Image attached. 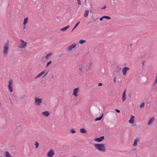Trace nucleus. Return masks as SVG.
I'll return each mask as SVG.
<instances>
[{
  "label": "nucleus",
  "instance_id": "1",
  "mask_svg": "<svg viewBox=\"0 0 157 157\" xmlns=\"http://www.w3.org/2000/svg\"><path fill=\"white\" fill-rule=\"evenodd\" d=\"M94 146L96 149L102 152L106 151L105 147L104 144H94Z\"/></svg>",
  "mask_w": 157,
  "mask_h": 157
},
{
  "label": "nucleus",
  "instance_id": "2",
  "mask_svg": "<svg viewBox=\"0 0 157 157\" xmlns=\"http://www.w3.org/2000/svg\"><path fill=\"white\" fill-rule=\"evenodd\" d=\"M9 43L8 41L4 44L3 50V56L6 57L9 48Z\"/></svg>",
  "mask_w": 157,
  "mask_h": 157
},
{
  "label": "nucleus",
  "instance_id": "3",
  "mask_svg": "<svg viewBox=\"0 0 157 157\" xmlns=\"http://www.w3.org/2000/svg\"><path fill=\"white\" fill-rule=\"evenodd\" d=\"M20 41L21 44H19V46H18V47L20 48H25L27 45L26 42L21 39L20 40Z\"/></svg>",
  "mask_w": 157,
  "mask_h": 157
},
{
  "label": "nucleus",
  "instance_id": "4",
  "mask_svg": "<svg viewBox=\"0 0 157 157\" xmlns=\"http://www.w3.org/2000/svg\"><path fill=\"white\" fill-rule=\"evenodd\" d=\"M42 102V99L41 98H38L36 97L35 98V104L37 105H40Z\"/></svg>",
  "mask_w": 157,
  "mask_h": 157
},
{
  "label": "nucleus",
  "instance_id": "5",
  "mask_svg": "<svg viewBox=\"0 0 157 157\" xmlns=\"http://www.w3.org/2000/svg\"><path fill=\"white\" fill-rule=\"evenodd\" d=\"M13 83V81L12 79H10L9 82V84L8 85V87L10 91L12 92L13 91V89L12 86V84Z\"/></svg>",
  "mask_w": 157,
  "mask_h": 157
},
{
  "label": "nucleus",
  "instance_id": "6",
  "mask_svg": "<svg viewBox=\"0 0 157 157\" xmlns=\"http://www.w3.org/2000/svg\"><path fill=\"white\" fill-rule=\"evenodd\" d=\"M54 154V151L52 150H51L47 153V156L48 157H52Z\"/></svg>",
  "mask_w": 157,
  "mask_h": 157
},
{
  "label": "nucleus",
  "instance_id": "7",
  "mask_svg": "<svg viewBox=\"0 0 157 157\" xmlns=\"http://www.w3.org/2000/svg\"><path fill=\"white\" fill-rule=\"evenodd\" d=\"M129 68L128 67H124L122 69V71L124 75L125 76L126 75V72L129 70Z\"/></svg>",
  "mask_w": 157,
  "mask_h": 157
},
{
  "label": "nucleus",
  "instance_id": "8",
  "mask_svg": "<svg viewBox=\"0 0 157 157\" xmlns=\"http://www.w3.org/2000/svg\"><path fill=\"white\" fill-rule=\"evenodd\" d=\"M104 139V136H101L99 138H97L94 139V140L95 141H97L98 142H100L103 140Z\"/></svg>",
  "mask_w": 157,
  "mask_h": 157
},
{
  "label": "nucleus",
  "instance_id": "9",
  "mask_svg": "<svg viewBox=\"0 0 157 157\" xmlns=\"http://www.w3.org/2000/svg\"><path fill=\"white\" fill-rule=\"evenodd\" d=\"M76 46V44L75 43H73L70 45L67 48V50L68 51H71L72 48H75Z\"/></svg>",
  "mask_w": 157,
  "mask_h": 157
},
{
  "label": "nucleus",
  "instance_id": "10",
  "mask_svg": "<svg viewBox=\"0 0 157 157\" xmlns=\"http://www.w3.org/2000/svg\"><path fill=\"white\" fill-rule=\"evenodd\" d=\"M79 91V89L78 88H75L74 89L73 92V95H74L75 97L78 96L77 93Z\"/></svg>",
  "mask_w": 157,
  "mask_h": 157
},
{
  "label": "nucleus",
  "instance_id": "11",
  "mask_svg": "<svg viewBox=\"0 0 157 157\" xmlns=\"http://www.w3.org/2000/svg\"><path fill=\"white\" fill-rule=\"evenodd\" d=\"M140 140V139L136 138L134 140V143L133 144V146H136L137 145V142L139 141Z\"/></svg>",
  "mask_w": 157,
  "mask_h": 157
},
{
  "label": "nucleus",
  "instance_id": "12",
  "mask_svg": "<svg viewBox=\"0 0 157 157\" xmlns=\"http://www.w3.org/2000/svg\"><path fill=\"white\" fill-rule=\"evenodd\" d=\"M134 117L132 115H131V117L130 118V119L129 121V122L131 124H132L134 122Z\"/></svg>",
  "mask_w": 157,
  "mask_h": 157
},
{
  "label": "nucleus",
  "instance_id": "13",
  "mask_svg": "<svg viewBox=\"0 0 157 157\" xmlns=\"http://www.w3.org/2000/svg\"><path fill=\"white\" fill-rule=\"evenodd\" d=\"M42 114L43 116L45 117H48L49 115V112L47 111L43 112H42Z\"/></svg>",
  "mask_w": 157,
  "mask_h": 157
},
{
  "label": "nucleus",
  "instance_id": "14",
  "mask_svg": "<svg viewBox=\"0 0 157 157\" xmlns=\"http://www.w3.org/2000/svg\"><path fill=\"white\" fill-rule=\"evenodd\" d=\"M125 93H126V90H125L123 92V94L122 95V102H124L125 100Z\"/></svg>",
  "mask_w": 157,
  "mask_h": 157
},
{
  "label": "nucleus",
  "instance_id": "15",
  "mask_svg": "<svg viewBox=\"0 0 157 157\" xmlns=\"http://www.w3.org/2000/svg\"><path fill=\"white\" fill-rule=\"evenodd\" d=\"M5 157H13L10 153L8 151H6L5 153Z\"/></svg>",
  "mask_w": 157,
  "mask_h": 157
},
{
  "label": "nucleus",
  "instance_id": "16",
  "mask_svg": "<svg viewBox=\"0 0 157 157\" xmlns=\"http://www.w3.org/2000/svg\"><path fill=\"white\" fill-rule=\"evenodd\" d=\"M70 27V26L68 25L65 27H64L60 29V31L62 32H64L66 30Z\"/></svg>",
  "mask_w": 157,
  "mask_h": 157
},
{
  "label": "nucleus",
  "instance_id": "17",
  "mask_svg": "<svg viewBox=\"0 0 157 157\" xmlns=\"http://www.w3.org/2000/svg\"><path fill=\"white\" fill-rule=\"evenodd\" d=\"M103 113L102 114L101 116L95 118V121H100V120H101L103 117Z\"/></svg>",
  "mask_w": 157,
  "mask_h": 157
},
{
  "label": "nucleus",
  "instance_id": "18",
  "mask_svg": "<svg viewBox=\"0 0 157 157\" xmlns=\"http://www.w3.org/2000/svg\"><path fill=\"white\" fill-rule=\"evenodd\" d=\"M154 118L153 117H152L151 118L148 122V124L149 125L151 124V123H152L154 121Z\"/></svg>",
  "mask_w": 157,
  "mask_h": 157
},
{
  "label": "nucleus",
  "instance_id": "19",
  "mask_svg": "<svg viewBox=\"0 0 157 157\" xmlns=\"http://www.w3.org/2000/svg\"><path fill=\"white\" fill-rule=\"evenodd\" d=\"M80 132L82 133H86V131L84 128H81L80 130Z\"/></svg>",
  "mask_w": 157,
  "mask_h": 157
},
{
  "label": "nucleus",
  "instance_id": "20",
  "mask_svg": "<svg viewBox=\"0 0 157 157\" xmlns=\"http://www.w3.org/2000/svg\"><path fill=\"white\" fill-rule=\"evenodd\" d=\"M28 20V18L26 17L25 18L24 20L23 25H26V23H27Z\"/></svg>",
  "mask_w": 157,
  "mask_h": 157
},
{
  "label": "nucleus",
  "instance_id": "21",
  "mask_svg": "<svg viewBox=\"0 0 157 157\" xmlns=\"http://www.w3.org/2000/svg\"><path fill=\"white\" fill-rule=\"evenodd\" d=\"M52 53H50L46 55V56H45V57L48 59L49 57H51V56H52Z\"/></svg>",
  "mask_w": 157,
  "mask_h": 157
},
{
  "label": "nucleus",
  "instance_id": "22",
  "mask_svg": "<svg viewBox=\"0 0 157 157\" xmlns=\"http://www.w3.org/2000/svg\"><path fill=\"white\" fill-rule=\"evenodd\" d=\"M45 72L44 71H42L40 73L39 75H38L36 77V78L39 77L41 76L43 74H44Z\"/></svg>",
  "mask_w": 157,
  "mask_h": 157
},
{
  "label": "nucleus",
  "instance_id": "23",
  "mask_svg": "<svg viewBox=\"0 0 157 157\" xmlns=\"http://www.w3.org/2000/svg\"><path fill=\"white\" fill-rule=\"evenodd\" d=\"M89 11L88 10H86L85 11V12L84 13V16L85 17H87L88 16V13H89Z\"/></svg>",
  "mask_w": 157,
  "mask_h": 157
},
{
  "label": "nucleus",
  "instance_id": "24",
  "mask_svg": "<svg viewBox=\"0 0 157 157\" xmlns=\"http://www.w3.org/2000/svg\"><path fill=\"white\" fill-rule=\"evenodd\" d=\"M92 65V63H90L88 65H87V66L86 67V70H88L90 69V67Z\"/></svg>",
  "mask_w": 157,
  "mask_h": 157
},
{
  "label": "nucleus",
  "instance_id": "25",
  "mask_svg": "<svg viewBox=\"0 0 157 157\" xmlns=\"http://www.w3.org/2000/svg\"><path fill=\"white\" fill-rule=\"evenodd\" d=\"M121 70V68H119L118 66H117V67L115 69V72H118Z\"/></svg>",
  "mask_w": 157,
  "mask_h": 157
},
{
  "label": "nucleus",
  "instance_id": "26",
  "mask_svg": "<svg viewBox=\"0 0 157 157\" xmlns=\"http://www.w3.org/2000/svg\"><path fill=\"white\" fill-rule=\"evenodd\" d=\"M102 17L103 18V19L105 18L108 20H109L111 19V18L110 17L108 16H103Z\"/></svg>",
  "mask_w": 157,
  "mask_h": 157
},
{
  "label": "nucleus",
  "instance_id": "27",
  "mask_svg": "<svg viewBox=\"0 0 157 157\" xmlns=\"http://www.w3.org/2000/svg\"><path fill=\"white\" fill-rule=\"evenodd\" d=\"M47 60V59L45 57H43L41 58V61L44 62L46 61Z\"/></svg>",
  "mask_w": 157,
  "mask_h": 157
},
{
  "label": "nucleus",
  "instance_id": "28",
  "mask_svg": "<svg viewBox=\"0 0 157 157\" xmlns=\"http://www.w3.org/2000/svg\"><path fill=\"white\" fill-rule=\"evenodd\" d=\"M26 97L25 95H24L22 96H20V99L21 100H22L24 99L25 98V97Z\"/></svg>",
  "mask_w": 157,
  "mask_h": 157
},
{
  "label": "nucleus",
  "instance_id": "29",
  "mask_svg": "<svg viewBox=\"0 0 157 157\" xmlns=\"http://www.w3.org/2000/svg\"><path fill=\"white\" fill-rule=\"evenodd\" d=\"M85 42L86 41L84 40H79V43L81 44H82L85 43Z\"/></svg>",
  "mask_w": 157,
  "mask_h": 157
},
{
  "label": "nucleus",
  "instance_id": "30",
  "mask_svg": "<svg viewBox=\"0 0 157 157\" xmlns=\"http://www.w3.org/2000/svg\"><path fill=\"white\" fill-rule=\"evenodd\" d=\"M98 19V17H96L95 18H94L93 20L92 21L90 22H94L96 21Z\"/></svg>",
  "mask_w": 157,
  "mask_h": 157
},
{
  "label": "nucleus",
  "instance_id": "31",
  "mask_svg": "<svg viewBox=\"0 0 157 157\" xmlns=\"http://www.w3.org/2000/svg\"><path fill=\"white\" fill-rule=\"evenodd\" d=\"M80 21H78L76 24V25H75L74 27L73 28V29H75V28L77 27L78 26V25H79V24Z\"/></svg>",
  "mask_w": 157,
  "mask_h": 157
},
{
  "label": "nucleus",
  "instance_id": "32",
  "mask_svg": "<svg viewBox=\"0 0 157 157\" xmlns=\"http://www.w3.org/2000/svg\"><path fill=\"white\" fill-rule=\"evenodd\" d=\"M39 143L38 142H36L35 143V145L36 146V147L35 148H37L38 147H39Z\"/></svg>",
  "mask_w": 157,
  "mask_h": 157
},
{
  "label": "nucleus",
  "instance_id": "33",
  "mask_svg": "<svg viewBox=\"0 0 157 157\" xmlns=\"http://www.w3.org/2000/svg\"><path fill=\"white\" fill-rule=\"evenodd\" d=\"M52 61H50L49 62H48L47 63V64L46 65V67H48V66L49 65L51 64V63H52Z\"/></svg>",
  "mask_w": 157,
  "mask_h": 157
},
{
  "label": "nucleus",
  "instance_id": "34",
  "mask_svg": "<svg viewBox=\"0 0 157 157\" xmlns=\"http://www.w3.org/2000/svg\"><path fill=\"white\" fill-rule=\"evenodd\" d=\"M144 105H145V104L144 102L141 103V104L140 105V108H141L142 107H144Z\"/></svg>",
  "mask_w": 157,
  "mask_h": 157
},
{
  "label": "nucleus",
  "instance_id": "35",
  "mask_svg": "<svg viewBox=\"0 0 157 157\" xmlns=\"http://www.w3.org/2000/svg\"><path fill=\"white\" fill-rule=\"evenodd\" d=\"M71 133H75L76 132H75V131L74 130V129H71Z\"/></svg>",
  "mask_w": 157,
  "mask_h": 157
},
{
  "label": "nucleus",
  "instance_id": "36",
  "mask_svg": "<svg viewBox=\"0 0 157 157\" xmlns=\"http://www.w3.org/2000/svg\"><path fill=\"white\" fill-rule=\"evenodd\" d=\"M16 128L18 129L19 130L21 129V127L20 126L17 125L16 126Z\"/></svg>",
  "mask_w": 157,
  "mask_h": 157
},
{
  "label": "nucleus",
  "instance_id": "37",
  "mask_svg": "<svg viewBox=\"0 0 157 157\" xmlns=\"http://www.w3.org/2000/svg\"><path fill=\"white\" fill-rule=\"evenodd\" d=\"M77 3L78 5H80L81 4V3L80 2V0H77Z\"/></svg>",
  "mask_w": 157,
  "mask_h": 157
},
{
  "label": "nucleus",
  "instance_id": "38",
  "mask_svg": "<svg viewBox=\"0 0 157 157\" xmlns=\"http://www.w3.org/2000/svg\"><path fill=\"white\" fill-rule=\"evenodd\" d=\"M62 147H63V149L64 150H66L67 149V147L65 145H63Z\"/></svg>",
  "mask_w": 157,
  "mask_h": 157
},
{
  "label": "nucleus",
  "instance_id": "39",
  "mask_svg": "<svg viewBox=\"0 0 157 157\" xmlns=\"http://www.w3.org/2000/svg\"><path fill=\"white\" fill-rule=\"evenodd\" d=\"M157 82V78H156L154 82V83L153 84V85H154Z\"/></svg>",
  "mask_w": 157,
  "mask_h": 157
},
{
  "label": "nucleus",
  "instance_id": "40",
  "mask_svg": "<svg viewBox=\"0 0 157 157\" xmlns=\"http://www.w3.org/2000/svg\"><path fill=\"white\" fill-rule=\"evenodd\" d=\"M115 111H116L117 112V113H120V110H119V109H115Z\"/></svg>",
  "mask_w": 157,
  "mask_h": 157
},
{
  "label": "nucleus",
  "instance_id": "41",
  "mask_svg": "<svg viewBox=\"0 0 157 157\" xmlns=\"http://www.w3.org/2000/svg\"><path fill=\"white\" fill-rule=\"evenodd\" d=\"M79 67H80L79 68V71L80 72H81L82 71V68L80 67V66H79Z\"/></svg>",
  "mask_w": 157,
  "mask_h": 157
},
{
  "label": "nucleus",
  "instance_id": "42",
  "mask_svg": "<svg viewBox=\"0 0 157 157\" xmlns=\"http://www.w3.org/2000/svg\"><path fill=\"white\" fill-rule=\"evenodd\" d=\"M103 18L102 17H102H101L100 18V21H102L103 20Z\"/></svg>",
  "mask_w": 157,
  "mask_h": 157
},
{
  "label": "nucleus",
  "instance_id": "43",
  "mask_svg": "<svg viewBox=\"0 0 157 157\" xmlns=\"http://www.w3.org/2000/svg\"><path fill=\"white\" fill-rule=\"evenodd\" d=\"M102 85V84L101 83H98V86H100Z\"/></svg>",
  "mask_w": 157,
  "mask_h": 157
},
{
  "label": "nucleus",
  "instance_id": "44",
  "mask_svg": "<svg viewBox=\"0 0 157 157\" xmlns=\"http://www.w3.org/2000/svg\"><path fill=\"white\" fill-rule=\"evenodd\" d=\"M47 74H48V72H47L43 76L42 78H44L45 77V76Z\"/></svg>",
  "mask_w": 157,
  "mask_h": 157
},
{
  "label": "nucleus",
  "instance_id": "45",
  "mask_svg": "<svg viewBox=\"0 0 157 157\" xmlns=\"http://www.w3.org/2000/svg\"><path fill=\"white\" fill-rule=\"evenodd\" d=\"M106 7V6H105L101 8V9H103L105 8Z\"/></svg>",
  "mask_w": 157,
  "mask_h": 157
},
{
  "label": "nucleus",
  "instance_id": "46",
  "mask_svg": "<svg viewBox=\"0 0 157 157\" xmlns=\"http://www.w3.org/2000/svg\"><path fill=\"white\" fill-rule=\"evenodd\" d=\"M113 80H114V83H116V77H114V78H113Z\"/></svg>",
  "mask_w": 157,
  "mask_h": 157
},
{
  "label": "nucleus",
  "instance_id": "47",
  "mask_svg": "<svg viewBox=\"0 0 157 157\" xmlns=\"http://www.w3.org/2000/svg\"><path fill=\"white\" fill-rule=\"evenodd\" d=\"M131 94L129 93L128 95V96L129 97V98L130 99L131 98Z\"/></svg>",
  "mask_w": 157,
  "mask_h": 157
},
{
  "label": "nucleus",
  "instance_id": "48",
  "mask_svg": "<svg viewBox=\"0 0 157 157\" xmlns=\"http://www.w3.org/2000/svg\"><path fill=\"white\" fill-rule=\"evenodd\" d=\"M25 25H24L23 26V27L24 28V31H25Z\"/></svg>",
  "mask_w": 157,
  "mask_h": 157
},
{
  "label": "nucleus",
  "instance_id": "49",
  "mask_svg": "<svg viewBox=\"0 0 157 157\" xmlns=\"http://www.w3.org/2000/svg\"><path fill=\"white\" fill-rule=\"evenodd\" d=\"M10 102L11 103L12 105H13V103H12V101H11V99L10 98Z\"/></svg>",
  "mask_w": 157,
  "mask_h": 157
},
{
  "label": "nucleus",
  "instance_id": "50",
  "mask_svg": "<svg viewBox=\"0 0 157 157\" xmlns=\"http://www.w3.org/2000/svg\"><path fill=\"white\" fill-rule=\"evenodd\" d=\"M144 61H143V62H142V64L143 66H144Z\"/></svg>",
  "mask_w": 157,
  "mask_h": 157
},
{
  "label": "nucleus",
  "instance_id": "51",
  "mask_svg": "<svg viewBox=\"0 0 157 157\" xmlns=\"http://www.w3.org/2000/svg\"><path fill=\"white\" fill-rule=\"evenodd\" d=\"M74 29H73L72 30H71V32H72V31H73L74 30Z\"/></svg>",
  "mask_w": 157,
  "mask_h": 157
},
{
  "label": "nucleus",
  "instance_id": "52",
  "mask_svg": "<svg viewBox=\"0 0 157 157\" xmlns=\"http://www.w3.org/2000/svg\"><path fill=\"white\" fill-rule=\"evenodd\" d=\"M132 44H130V46H132Z\"/></svg>",
  "mask_w": 157,
  "mask_h": 157
},
{
  "label": "nucleus",
  "instance_id": "53",
  "mask_svg": "<svg viewBox=\"0 0 157 157\" xmlns=\"http://www.w3.org/2000/svg\"><path fill=\"white\" fill-rule=\"evenodd\" d=\"M24 32H26V29H25V31H24Z\"/></svg>",
  "mask_w": 157,
  "mask_h": 157
},
{
  "label": "nucleus",
  "instance_id": "54",
  "mask_svg": "<svg viewBox=\"0 0 157 157\" xmlns=\"http://www.w3.org/2000/svg\"><path fill=\"white\" fill-rule=\"evenodd\" d=\"M0 157H2V156H0Z\"/></svg>",
  "mask_w": 157,
  "mask_h": 157
}]
</instances>
